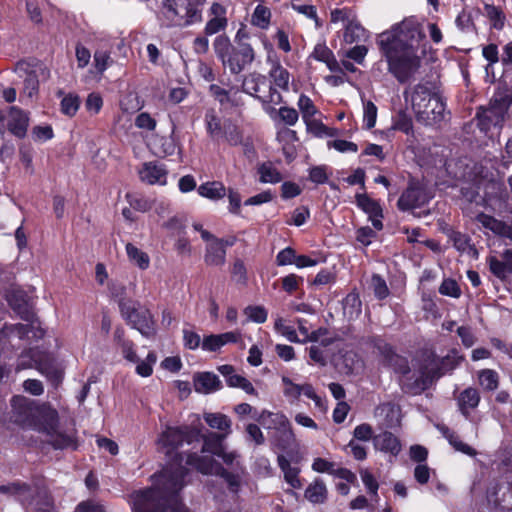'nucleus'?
Instances as JSON below:
<instances>
[{"instance_id": "1", "label": "nucleus", "mask_w": 512, "mask_h": 512, "mask_svg": "<svg viewBox=\"0 0 512 512\" xmlns=\"http://www.w3.org/2000/svg\"><path fill=\"white\" fill-rule=\"evenodd\" d=\"M183 455L177 453L172 463L154 474L153 485L131 494L132 512H188L181 497L189 473L182 465Z\"/></svg>"}, {"instance_id": "2", "label": "nucleus", "mask_w": 512, "mask_h": 512, "mask_svg": "<svg viewBox=\"0 0 512 512\" xmlns=\"http://www.w3.org/2000/svg\"><path fill=\"white\" fill-rule=\"evenodd\" d=\"M62 418H15L14 424L19 426L30 425L39 432L50 437L48 444L55 450L78 449L77 429L74 418H66L64 424Z\"/></svg>"}, {"instance_id": "3", "label": "nucleus", "mask_w": 512, "mask_h": 512, "mask_svg": "<svg viewBox=\"0 0 512 512\" xmlns=\"http://www.w3.org/2000/svg\"><path fill=\"white\" fill-rule=\"evenodd\" d=\"M424 37L421 25L411 17L381 33L377 38V44L382 54L390 55L394 51L416 52Z\"/></svg>"}, {"instance_id": "4", "label": "nucleus", "mask_w": 512, "mask_h": 512, "mask_svg": "<svg viewBox=\"0 0 512 512\" xmlns=\"http://www.w3.org/2000/svg\"><path fill=\"white\" fill-rule=\"evenodd\" d=\"M118 304L121 316L132 328L147 338L156 334L155 321L150 310L140 307L139 302L130 299H121Z\"/></svg>"}, {"instance_id": "5", "label": "nucleus", "mask_w": 512, "mask_h": 512, "mask_svg": "<svg viewBox=\"0 0 512 512\" xmlns=\"http://www.w3.org/2000/svg\"><path fill=\"white\" fill-rule=\"evenodd\" d=\"M201 436L202 433L198 429L167 427L158 438V449L169 456L183 443L192 444L199 442Z\"/></svg>"}, {"instance_id": "6", "label": "nucleus", "mask_w": 512, "mask_h": 512, "mask_svg": "<svg viewBox=\"0 0 512 512\" xmlns=\"http://www.w3.org/2000/svg\"><path fill=\"white\" fill-rule=\"evenodd\" d=\"M388 62V69L400 83L409 81L419 70L421 59L416 52H393L383 54Z\"/></svg>"}, {"instance_id": "7", "label": "nucleus", "mask_w": 512, "mask_h": 512, "mask_svg": "<svg viewBox=\"0 0 512 512\" xmlns=\"http://www.w3.org/2000/svg\"><path fill=\"white\" fill-rule=\"evenodd\" d=\"M463 360V356L459 355L457 350H451L446 356L441 358L439 364L435 368H424L421 375L415 381L416 389L424 390L428 388L433 381L439 379L444 374L453 371Z\"/></svg>"}, {"instance_id": "8", "label": "nucleus", "mask_w": 512, "mask_h": 512, "mask_svg": "<svg viewBox=\"0 0 512 512\" xmlns=\"http://www.w3.org/2000/svg\"><path fill=\"white\" fill-rule=\"evenodd\" d=\"M486 499L490 510L494 512L512 511V481L496 480L486 491Z\"/></svg>"}, {"instance_id": "9", "label": "nucleus", "mask_w": 512, "mask_h": 512, "mask_svg": "<svg viewBox=\"0 0 512 512\" xmlns=\"http://www.w3.org/2000/svg\"><path fill=\"white\" fill-rule=\"evenodd\" d=\"M446 104L444 100H433L422 103L421 99L416 101L414 113L416 120L426 126L435 125L444 120Z\"/></svg>"}, {"instance_id": "10", "label": "nucleus", "mask_w": 512, "mask_h": 512, "mask_svg": "<svg viewBox=\"0 0 512 512\" xmlns=\"http://www.w3.org/2000/svg\"><path fill=\"white\" fill-rule=\"evenodd\" d=\"M429 199L430 196L423 185L419 181L411 180L398 199L397 206L401 211H408L425 205Z\"/></svg>"}, {"instance_id": "11", "label": "nucleus", "mask_w": 512, "mask_h": 512, "mask_svg": "<svg viewBox=\"0 0 512 512\" xmlns=\"http://www.w3.org/2000/svg\"><path fill=\"white\" fill-rule=\"evenodd\" d=\"M254 59L255 52L251 45L248 43H238V45L234 46L223 65L228 66L232 74H239L247 65H250Z\"/></svg>"}, {"instance_id": "12", "label": "nucleus", "mask_w": 512, "mask_h": 512, "mask_svg": "<svg viewBox=\"0 0 512 512\" xmlns=\"http://www.w3.org/2000/svg\"><path fill=\"white\" fill-rule=\"evenodd\" d=\"M15 416H56V412H46L45 405H39L35 400L16 395L11 399Z\"/></svg>"}, {"instance_id": "13", "label": "nucleus", "mask_w": 512, "mask_h": 512, "mask_svg": "<svg viewBox=\"0 0 512 512\" xmlns=\"http://www.w3.org/2000/svg\"><path fill=\"white\" fill-rule=\"evenodd\" d=\"M0 494L13 497L23 507L31 505L34 500L32 486L20 480L0 485Z\"/></svg>"}, {"instance_id": "14", "label": "nucleus", "mask_w": 512, "mask_h": 512, "mask_svg": "<svg viewBox=\"0 0 512 512\" xmlns=\"http://www.w3.org/2000/svg\"><path fill=\"white\" fill-rule=\"evenodd\" d=\"M421 99L422 103L432 102L433 100H443L439 85L436 81L425 80L421 81L412 88L411 104L412 109H416V101Z\"/></svg>"}, {"instance_id": "15", "label": "nucleus", "mask_w": 512, "mask_h": 512, "mask_svg": "<svg viewBox=\"0 0 512 512\" xmlns=\"http://www.w3.org/2000/svg\"><path fill=\"white\" fill-rule=\"evenodd\" d=\"M476 120L478 128L482 132L487 133L492 127L502 128L506 116L493 109L490 105L486 107L480 106L477 108Z\"/></svg>"}, {"instance_id": "16", "label": "nucleus", "mask_w": 512, "mask_h": 512, "mask_svg": "<svg viewBox=\"0 0 512 512\" xmlns=\"http://www.w3.org/2000/svg\"><path fill=\"white\" fill-rule=\"evenodd\" d=\"M7 129L17 138H24L29 126L28 113L16 106H12L7 111Z\"/></svg>"}, {"instance_id": "17", "label": "nucleus", "mask_w": 512, "mask_h": 512, "mask_svg": "<svg viewBox=\"0 0 512 512\" xmlns=\"http://www.w3.org/2000/svg\"><path fill=\"white\" fill-rule=\"evenodd\" d=\"M377 349L384 358V364L396 373L406 375L410 372L408 360L395 353L393 347L385 342L377 344Z\"/></svg>"}, {"instance_id": "18", "label": "nucleus", "mask_w": 512, "mask_h": 512, "mask_svg": "<svg viewBox=\"0 0 512 512\" xmlns=\"http://www.w3.org/2000/svg\"><path fill=\"white\" fill-rule=\"evenodd\" d=\"M490 272L500 280H505L512 274V248L502 252L501 258L489 256L487 258Z\"/></svg>"}, {"instance_id": "19", "label": "nucleus", "mask_w": 512, "mask_h": 512, "mask_svg": "<svg viewBox=\"0 0 512 512\" xmlns=\"http://www.w3.org/2000/svg\"><path fill=\"white\" fill-rule=\"evenodd\" d=\"M193 383L195 391L203 394L215 392L222 387L219 377L212 372L195 373Z\"/></svg>"}, {"instance_id": "20", "label": "nucleus", "mask_w": 512, "mask_h": 512, "mask_svg": "<svg viewBox=\"0 0 512 512\" xmlns=\"http://www.w3.org/2000/svg\"><path fill=\"white\" fill-rule=\"evenodd\" d=\"M7 300L12 309L17 312L23 320H32L34 315L28 306L27 295L24 291L16 289L11 290L7 294Z\"/></svg>"}, {"instance_id": "21", "label": "nucleus", "mask_w": 512, "mask_h": 512, "mask_svg": "<svg viewBox=\"0 0 512 512\" xmlns=\"http://www.w3.org/2000/svg\"><path fill=\"white\" fill-rule=\"evenodd\" d=\"M167 172L163 165H158L156 162H146L143 164L142 169L139 170L140 179L150 185L165 184Z\"/></svg>"}, {"instance_id": "22", "label": "nucleus", "mask_w": 512, "mask_h": 512, "mask_svg": "<svg viewBox=\"0 0 512 512\" xmlns=\"http://www.w3.org/2000/svg\"><path fill=\"white\" fill-rule=\"evenodd\" d=\"M488 105L507 116L512 105V88L507 84L498 86Z\"/></svg>"}, {"instance_id": "23", "label": "nucleus", "mask_w": 512, "mask_h": 512, "mask_svg": "<svg viewBox=\"0 0 512 512\" xmlns=\"http://www.w3.org/2000/svg\"><path fill=\"white\" fill-rule=\"evenodd\" d=\"M217 462L211 456H201L195 452L187 454L186 465L194 468L203 475L214 473Z\"/></svg>"}, {"instance_id": "24", "label": "nucleus", "mask_w": 512, "mask_h": 512, "mask_svg": "<svg viewBox=\"0 0 512 512\" xmlns=\"http://www.w3.org/2000/svg\"><path fill=\"white\" fill-rule=\"evenodd\" d=\"M374 446L382 452H388L394 456L401 451L399 439L391 432L385 431L374 437Z\"/></svg>"}, {"instance_id": "25", "label": "nucleus", "mask_w": 512, "mask_h": 512, "mask_svg": "<svg viewBox=\"0 0 512 512\" xmlns=\"http://www.w3.org/2000/svg\"><path fill=\"white\" fill-rule=\"evenodd\" d=\"M226 259V249L224 248V239L214 240L206 247L204 261L209 266H222Z\"/></svg>"}, {"instance_id": "26", "label": "nucleus", "mask_w": 512, "mask_h": 512, "mask_svg": "<svg viewBox=\"0 0 512 512\" xmlns=\"http://www.w3.org/2000/svg\"><path fill=\"white\" fill-rule=\"evenodd\" d=\"M304 497L312 504H323L327 501L328 490L325 482L321 478H315L304 492Z\"/></svg>"}, {"instance_id": "27", "label": "nucleus", "mask_w": 512, "mask_h": 512, "mask_svg": "<svg viewBox=\"0 0 512 512\" xmlns=\"http://www.w3.org/2000/svg\"><path fill=\"white\" fill-rule=\"evenodd\" d=\"M259 420L261 425H266L268 423V420H271V422L274 425V437H276L279 440L289 442L293 437V431L291 428V424L289 422L288 418H256Z\"/></svg>"}, {"instance_id": "28", "label": "nucleus", "mask_w": 512, "mask_h": 512, "mask_svg": "<svg viewBox=\"0 0 512 512\" xmlns=\"http://www.w3.org/2000/svg\"><path fill=\"white\" fill-rule=\"evenodd\" d=\"M436 427L455 450L471 457L476 456L477 451L470 445L462 442L458 435L454 431L450 430L446 425L436 424Z\"/></svg>"}, {"instance_id": "29", "label": "nucleus", "mask_w": 512, "mask_h": 512, "mask_svg": "<svg viewBox=\"0 0 512 512\" xmlns=\"http://www.w3.org/2000/svg\"><path fill=\"white\" fill-rule=\"evenodd\" d=\"M278 465L284 474L285 481L293 488L300 489L303 484L299 478L300 468L292 467L290 461L283 455L278 456Z\"/></svg>"}, {"instance_id": "30", "label": "nucleus", "mask_w": 512, "mask_h": 512, "mask_svg": "<svg viewBox=\"0 0 512 512\" xmlns=\"http://www.w3.org/2000/svg\"><path fill=\"white\" fill-rule=\"evenodd\" d=\"M225 435L217 432H212L207 436L202 434L200 440H203L202 452L210 453L215 456H219L224 449L223 441Z\"/></svg>"}, {"instance_id": "31", "label": "nucleus", "mask_w": 512, "mask_h": 512, "mask_svg": "<svg viewBox=\"0 0 512 512\" xmlns=\"http://www.w3.org/2000/svg\"><path fill=\"white\" fill-rule=\"evenodd\" d=\"M163 7L165 9V17L173 24L181 26L184 16L180 10L185 9V0H164Z\"/></svg>"}, {"instance_id": "32", "label": "nucleus", "mask_w": 512, "mask_h": 512, "mask_svg": "<svg viewBox=\"0 0 512 512\" xmlns=\"http://www.w3.org/2000/svg\"><path fill=\"white\" fill-rule=\"evenodd\" d=\"M265 83L266 79L264 76H253L249 81L245 80L243 82L242 91L258 98L264 103L274 102L273 93H276V90L272 86L269 87L270 99H263L262 97L257 95V93L260 92V85H264Z\"/></svg>"}, {"instance_id": "33", "label": "nucleus", "mask_w": 512, "mask_h": 512, "mask_svg": "<svg viewBox=\"0 0 512 512\" xmlns=\"http://www.w3.org/2000/svg\"><path fill=\"white\" fill-rule=\"evenodd\" d=\"M198 193L202 197L219 200L226 195V188L223 183L219 181L206 182L198 187Z\"/></svg>"}, {"instance_id": "34", "label": "nucleus", "mask_w": 512, "mask_h": 512, "mask_svg": "<svg viewBox=\"0 0 512 512\" xmlns=\"http://www.w3.org/2000/svg\"><path fill=\"white\" fill-rule=\"evenodd\" d=\"M214 474L222 479L227 484L228 490L233 494H238L241 488V479L238 474L230 472L221 464H217Z\"/></svg>"}, {"instance_id": "35", "label": "nucleus", "mask_w": 512, "mask_h": 512, "mask_svg": "<svg viewBox=\"0 0 512 512\" xmlns=\"http://www.w3.org/2000/svg\"><path fill=\"white\" fill-rule=\"evenodd\" d=\"M357 205L369 215V217H382V208L379 203L371 199L367 194H356Z\"/></svg>"}, {"instance_id": "36", "label": "nucleus", "mask_w": 512, "mask_h": 512, "mask_svg": "<svg viewBox=\"0 0 512 512\" xmlns=\"http://www.w3.org/2000/svg\"><path fill=\"white\" fill-rule=\"evenodd\" d=\"M480 400L479 393L474 388L465 389L459 396L458 403L462 413H468L469 409L475 408Z\"/></svg>"}, {"instance_id": "37", "label": "nucleus", "mask_w": 512, "mask_h": 512, "mask_svg": "<svg viewBox=\"0 0 512 512\" xmlns=\"http://www.w3.org/2000/svg\"><path fill=\"white\" fill-rule=\"evenodd\" d=\"M261 183H278L282 180L280 172L273 166L271 162H264L258 166Z\"/></svg>"}, {"instance_id": "38", "label": "nucleus", "mask_w": 512, "mask_h": 512, "mask_svg": "<svg viewBox=\"0 0 512 512\" xmlns=\"http://www.w3.org/2000/svg\"><path fill=\"white\" fill-rule=\"evenodd\" d=\"M312 56L318 61L326 63L331 71H334L338 66L333 52L324 44H317L314 48Z\"/></svg>"}, {"instance_id": "39", "label": "nucleus", "mask_w": 512, "mask_h": 512, "mask_svg": "<svg viewBox=\"0 0 512 512\" xmlns=\"http://www.w3.org/2000/svg\"><path fill=\"white\" fill-rule=\"evenodd\" d=\"M484 13L489 19L493 28L501 30L504 27L505 15L500 7L494 6L492 4H485Z\"/></svg>"}, {"instance_id": "40", "label": "nucleus", "mask_w": 512, "mask_h": 512, "mask_svg": "<svg viewBox=\"0 0 512 512\" xmlns=\"http://www.w3.org/2000/svg\"><path fill=\"white\" fill-rule=\"evenodd\" d=\"M213 47L217 57L221 60L222 64L228 58L232 49L234 48L228 36L224 34L215 38Z\"/></svg>"}, {"instance_id": "41", "label": "nucleus", "mask_w": 512, "mask_h": 512, "mask_svg": "<svg viewBox=\"0 0 512 512\" xmlns=\"http://www.w3.org/2000/svg\"><path fill=\"white\" fill-rule=\"evenodd\" d=\"M478 380L480 386L487 391H493L497 389L499 384L498 373L491 369H483L479 371Z\"/></svg>"}, {"instance_id": "42", "label": "nucleus", "mask_w": 512, "mask_h": 512, "mask_svg": "<svg viewBox=\"0 0 512 512\" xmlns=\"http://www.w3.org/2000/svg\"><path fill=\"white\" fill-rule=\"evenodd\" d=\"M270 76L273 78L274 83L281 89L288 90L289 72L281 66L278 61L273 62Z\"/></svg>"}, {"instance_id": "43", "label": "nucleus", "mask_w": 512, "mask_h": 512, "mask_svg": "<svg viewBox=\"0 0 512 512\" xmlns=\"http://www.w3.org/2000/svg\"><path fill=\"white\" fill-rule=\"evenodd\" d=\"M126 252H127L129 259L131 261H134L135 264H137L139 268H141V269L148 268L150 260H149V256L145 252L139 250L136 246H134L131 243H128L126 245Z\"/></svg>"}, {"instance_id": "44", "label": "nucleus", "mask_w": 512, "mask_h": 512, "mask_svg": "<svg viewBox=\"0 0 512 512\" xmlns=\"http://www.w3.org/2000/svg\"><path fill=\"white\" fill-rule=\"evenodd\" d=\"M270 18V9L263 5H257L252 15V24L261 29H266L269 26Z\"/></svg>"}, {"instance_id": "45", "label": "nucleus", "mask_w": 512, "mask_h": 512, "mask_svg": "<svg viewBox=\"0 0 512 512\" xmlns=\"http://www.w3.org/2000/svg\"><path fill=\"white\" fill-rule=\"evenodd\" d=\"M61 112L67 116H74L80 106V98L76 94H68L61 100Z\"/></svg>"}, {"instance_id": "46", "label": "nucleus", "mask_w": 512, "mask_h": 512, "mask_svg": "<svg viewBox=\"0 0 512 512\" xmlns=\"http://www.w3.org/2000/svg\"><path fill=\"white\" fill-rule=\"evenodd\" d=\"M184 19L182 20V25H189L195 22H200L202 20L201 11L198 9L197 5L188 2L185 0V9Z\"/></svg>"}, {"instance_id": "47", "label": "nucleus", "mask_w": 512, "mask_h": 512, "mask_svg": "<svg viewBox=\"0 0 512 512\" xmlns=\"http://www.w3.org/2000/svg\"><path fill=\"white\" fill-rule=\"evenodd\" d=\"M360 476L368 493L377 497L379 484L374 475L368 469H362L360 470Z\"/></svg>"}, {"instance_id": "48", "label": "nucleus", "mask_w": 512, "mask_h": 512, "mask_svg": "<svg viewBox=\"0 0 512 512\" xmlns=\"http://www.w3.org/2000/svg\"><path fill=\"white\" fill-rule=\"evenodd\" d=\"M73 512H107L103 504L89 498L79 502Z\"/></svg>"}, {"instance_id": "49", "label": "nucleus", "mask_w": 512, "mask_h": 512, "mask_svg": "<svg viewBox=\"0 0 512 512\" xmlns=\"http://www.w3.org/2000/svg\"><path fill=\"white\" fill-rule=\"evenodd\" d=\"M205 121L207 132L213 139H215L222 131L220 119L213 111H209L205 115Z\"/></svg>"}, {"instance_id": "50", "label": "nucleus", "mask_w": 512, "mask_h": 512, "mask_svg": "<svg viewBox=\"0 0 512 512\" xmlns=\"http://www.w3.org/2000/svg\"><path fill=\"white\" fill-rule=\"evenodd\" d=\"M476 221L494 233L501 232L500 228L502 227V221L494 218L493 216L480 212L476 216Z\"/></svg>"}, {"instance_id": "51", "label": "nucleus", "mask_w": 512, "mask_h": 512, "mask_svg": "<svg viewBox=\"0 0 512 512\" xmlns=\"http://www.w3.org/2000/svg\"><path fill=\"white\" fill-rule=\"evenodd\" d=\"M244 313L248 319L256 323H264L267 319V310L263 306H247Z\"/></svg>"}, {"instance_id": "52", "label": "nucleus", "mask_w": 512, "mask_h": 512, "mask_svg": "<svg viewBox=\"0 0 512 512\" xmlns=\"http://www.w3.org/2000/svg\"><path fill=\"white\" fill-rule=\"evenodd\" d=\"M274 328L277 332L285 336L290 342H299L295 329L292 326L285 325L283 318L278 317L275 320Z\"/></svg>"}, {"instance_id": "53", "label": "nucleus", "mask_w": 512, "mask_h": 512, "mask_svg": "<svg viewBox=\"0 0 512 512\" xmlns=\"http://www.w3.org/2000/svg\"><path fill=\"white\" fill-rule=\"evenodd\" d=\"M223 133L226 141L232 146H236L242 142V135L240 130L237 126L231 123L224 125Z\"/></svg>"}, {"instance_id": "54", "label": "nucleus", "mask_w": 512, "mask_h": 512, "mask_svg": "<svg viewBox=\"0 0 512 512\" xmlns=\"http://www.w3.org/2000/svg\"><path fill=\"white\" fill-rule=\"evenodd\" d=\"M298 107L303 115L304 120L310 119L317 112L312 100L304 94L299 97Z\"/></svg>"}, {"instance_id": "55", "label": "nucleus", "mask_w": 512, "mask_h": 512, "mask_svg": "<svg viewBox=\"0 0 512 512\" xmlns=\"http://www.w3.org/2000/svg\"><path fill=\"white\" fill-rule=\"evenodd\" d=\"M439 292L442 295L458 298L461 295V290L457 282L453 279H444L439 287Z\"/></svg>"}, {"instance_id": "56", "label": "nucleus", "mask_w": 512, "mask_h": 512, "mask_svg": "<svg viewBox=\"0 0 512 512\" xmlns=\"http://www.w3.org/2000/svg\"><path fill=\"white\" fill-rule=\"evenodd\" d=\"M364 122L367 129L375 126L377 118V107L372 101L364 102Z\"/></svg>"}, {"instance_id": "57", "label": "nucleus", "mask_w": 512, "mask_h": 512, "mask_svg": "<svg viewBox=\"0 0 512 512\" xmlns=\"http://www.w3.org/2000/svg\"><path fill=\"white\" fill-rule=\"evenodd\" d=\"M450 240L453 242L454 247L461 252L467 250V248L472 249L473 247L470 245V238L457 231H452L450 234Z\"/></svg>"}, {"instance_id": "58", "label": "nucleus", "mask_w": 512, "mask_h": 512, "mask_svg": "<svg viewBox=\"0 0 512 512\" xmlns=\"http://www.w3.org/2000/svg\"><path fill=\"white\" fill-rule=\"evenodd\" d=\"M39 86L38 76L34 71H30L26 74L24 79V88L23 92L28 95V97H32L37 91Z\"/></svg>"}, {"instance_id": "59", "label": "nucleus", "mask_w": 512, "mask_h": 512, "mask_svg": "<svg viewBox=\"0 0 512 512\" xmlns=\"http://www.w3.org/2000/svg\"><path fill=\"white\" fill-rule=\"evenodd\" d=\"M371 284L373 287L374 294L378 299H384L388 296V287L386 285L385 280L381 276L373 275Z\"/></svg>"}, {"instance_id": "60", "label": "nucleus", "mask_w": 512, "mask_h": 512, "mask_svg": "<svg viewBox=\"0 0 512 512\" xmlns=\"http://www.w3.org/2000/svg\"><path fill=\"white\" fill-rule=\"evenodd\" d=\"M401 414L400 405L394 402H386L379 405L375 410L376 416H397Z\"/></svg>"}, {"instance_id": "61", "label": "nucleus", "mask_w": 512, "mask_h": 512, "mask_svg": "<svg viewBox=\"0 0 512 512\" xmlns=\"http://www.w3.org/2000/svg\"><path fill=\"white\" fill-rule=\"evenodd\" d=\"M413 124L412 119L405 112L400 111L397 115V119L394 122L393 128L409 134L412 130Z\"/></svg>"}, {"instance_id": "62", "label": "nucleus", "mask_w": 512, "mask_h": 512, "mask_svg": "<svg viewBox=\"0 0 512 512\" xmlns=\"http://www.w3.org/2000/svg\"><path fill=\"white\" fill-rule=\"evenodd\" d=\"M483 57L488 61V65L486 66V71L495 63H497L499 58L498 47L496 44L491 43L483 47L482 49Z\"/></svg>"}, {"instance_id": "63", "label": "nucleus", "mask_w": 512, "mask_h": 512, "mask_svg": "<svg viewBox=\"0 0 512 512\" xmlns=\"http://www.w3.org/2000/svg\"><path fill=\"white\" fill-rule=\"evenodd\" d=\"M227 26L226 17H217L210 19L204 29L206 35H213L221 30H224Z\"/></svg>"}, {"instance_id": "64", "label": "nucleus", "mask_w": 512, "mask_h": 512, "mask_svg": "<svg viewBox=\"0 0 512 512\" xmlns=\"http://www.w3.org/2000/svg\"><path fill=\"white\" fill-rule=\"evenodd\" d=\"M376 237V232L369 226L361 227L356 231V240L363 246L371 244L373 238Z\"/></svg>"}]
</instances>
